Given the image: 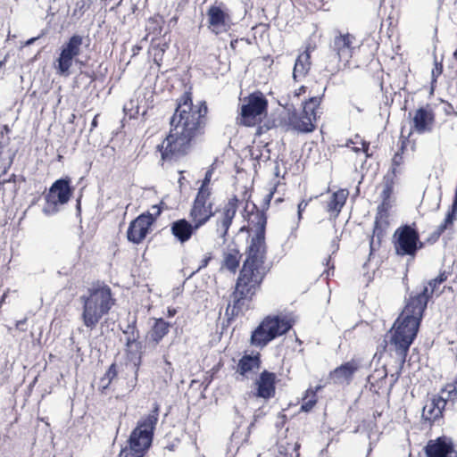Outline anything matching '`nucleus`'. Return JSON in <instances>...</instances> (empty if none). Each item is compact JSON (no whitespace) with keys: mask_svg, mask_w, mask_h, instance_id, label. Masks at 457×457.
<instances>
[{"mask_svg":"<svg viewBox=\"0 0 457 457\" xmlns=\"http://www.w3.org/2000/svg\"><path fill=\"white\" fill-rule=\"evenodd\" d=\"M151 210H152V212H144L143 214H148L150 217L153 218L154 222L156 220L157 217L160 216V214L162 213V208L159 204H154L151 207Z\"/></svg>","mask_w":457,"mask_h":457,"instance_id":"39","label":"nucleus"},{"mask_svg":"<svg viewBox=\"0 0 457 457\" xmlns=\"http://www.w3.org/2000/svg\"><path fill=\"white\" fill-rule=\"evenodd\" d=\"M354 37L349 33L336 36L330 48L334 51L339 61L348 62L352 57V44Z\"/></svg>","mask_w":457,"mask_h":457,"instance_id":"20","label":"nucleus"},{"mask_svg":"<svg viewBox=\"0 0 457 457\" xmlns=\"http://www.w3.org/2000/svg\"><path fill=\"white\" fill-rule=\"evenodd\" d=\"M237 203L236 195L231 197L223 208L221 218L217 220L216 232L222 238V244L226 242V236L237 213Z\"/></svg>","mask_w":457,"mask_h":457,"instance_id":"16","label":"nucleus"},{"mask_svg":"<svg viewBox=\"0 0 457 457\" xmlns=\"http://www.w3.org/2000/svg\"><path fill=\"white\" fill-rule=\"evenodd\" d=\"M177 310L175 308L169 307L167 310V316L172 318L176 315Z\"/></svg>","mask_w":457,"mask_h":457,"instance_id":"47","label":"nucleus"},{"mask_svg":"<svg viewBox=\"0 0 457 457\" xmlns=\"http://www.w3.org/2000/svg\"><path fill=\"white\" fill-rule=\"evenodd\" d=\"M240 262V253L238 250L233 249L225 254L224 257V266L235 273L237 269L239 266Z\"/></svg>","mask_w":457,"mask_h":457,"instance_id":"33","label":"nucleus"},{"mask_svg":"<svg viewBox=\"0 0 457 457\" xmlns=\"http://www.w3.org/2000/svg\"><path fill=\"white\" fill-rule=\"evenodd\" d=\"M356 110H357L359 112H361V110L359 107H356Z\"/></svg>","mask_w":457,"mask_h":457,"instance_id":"56","label":"nucleus"},{"mask_svg":"<svg viewBox=\"0 0 457 457\" xmlns=\"http://www.w3.org/2000/svg\"><path fill=\"white\" fill-rule=\"evenodd\" d=\"M364 152L367 153L369 149V145H363Z\"/></svg>","mask_w":457,"mask_h":457,"instance_id":"53","label":"nucleus"},{"mask_svg":"<svg viewBox=\"0 0 457 457\" xmlns=\"http://www.w3.org/2000/svg\"><path fill=\"white\" fill-rule=\"evenodd\" d=\"M198 228L195 222L192 224L187 219H179L170 224V232L180 244L187 242Z\"/></svg>","mask_w":457,"mask_h":457,"instance_id":"21","label":"nucleus"},{"mask_svg":"<svg viewBox=\"0 0 457 457\" xmlns=\"http://www.w3.org/2000/svg\"><path fill=\"white\" fill-rule=\"evenodd\" d=\"M268 101L262 92H254L249 95L246 103L241 106V123L250 126L256 117L267 112Z\"/></svg>","mask_w":457,"mask_h":457,"instance_id":"12","label":"nucleus"},{"mask_svg":"<svg viewBox=\"0 0 457 457\" xmlns=\"http://www.w3.org/2000/svg\"><path fill=\"white\" fill-rule=\"evenodd\" d=\"M446 404L445 400L441 396H433L424 405L422 418L429 422H435L442 417L443 410Z\"/></svg>","mask_w":457,"mask_h":457,"instance_id":"23","label":"nucleus"},{"mask_svg":"<svg viewBox=\"0 0 457 457\" xmlns=\"http://www.w3.org/2000/svg\"><path fill=\"white\" fill-rule=\"evenodd\" d=\"M249 222L255 227V235L252 237L247 247L246 258L244 262L264 265L267 253L265 243L267 216L264 212L258 209L255 204H253Z\"/></svg>","mask_w":457,"mask_h":457,"instance_id":"6","label":"nucleus"},{"mask_svg":"<svg viewBox=\"0 0 457 457\" xmlns=\"http://www.w3.org/2000/svg\"><path fill=\"white\" fill-rule=\"evenodd\" d=\"M428 302V288L424 287L415 295H411L401 316L394 324L390 345L401 359L402 365L406 361L410 346L417 337Z\"/></svg>","mask_w":457,"mask_h":457,"instance_id":"2","label":"nucleus"},{"mask_svg":"<svg viewBox=\"0 0 457 457\" xmlns=\"http://www.w3.org/2000/svg\"><path fill=\"white\" fill-rule=\"evenodd\" d=\"M26 321H27V319H23V320H18L16 321V324H15V327L17 329L21 330V331H26L27 330V328H26Z\"/></svg>","mask_w":457,"mask_h":457,"instance_id":"41","label":"nucleus"},{"mask_svg":"<svg viewBox=\"0 0 457 457\" xmlns=\"http://www.w3.org/2000/svg\"><path fill=\"white\" fill-rule=\"evenodd\" d=\"M395 253L399 256L414 257L424 247L414 225L405 224L395 231L392 238Z\"/></svg>","mask_w":457,"mask_h":457,"instance_id":"9","label":"nucleus"},{"mask_svg":"<svg viewBox=\"0 0 457 457\" xmlns=\"http://www.w3.org/2000/svg\"><path fill=\"white\" fill-rule=\"evenodd\" d=\"M82 44V36L74 34L62 46L55 66L60 76L68 77L70 75V69L72 66L73 60L79 54Z\"/></svg>","mask_w":457,"mask_h":457,"instance_id":"11","label":"nucleus"},{"mask_svg":"<svg viewBox=\"0 0 457 457\" xmlns=\"http://www.w3.org/2000/svg\"><path fill=\"white\" fill-rule=\"evenodd\" d=\"M154 220L148 214H140L133 220L127 231V238L134 244H140L149 233Z\"/></svg>","mask_w":457,"mask_h":457,"instance_id":"13","label":"nucleus"},{"mask_svg":"<svg viewBox=\"0 0 457 457\" xmlns=\"http://www.w3.org/2000/svg\"><path fill=\"white\" fill-rule=\"evenodd\" d=\"M435 123V113L428 107H420L413 117V128L418 134L431 132Z\"/></svg>","mask_w":457,"mask_h":457,"instance_id":"18","label":"nucleus"},{"mask_svg":"<svg viewBox=\"0 0 457 457\" xmlns=\"http://www.w3.org/2000/svg\"><path fill=\"white\" fill-rule=\"evenodd\" d=\"M305 89H306V87L304 86L300 87V88L298 89L297 95H301L302 93H304Z\"/></svg>","mask_w":457,"mask_h":457,"instance_id":"50","label":"nucleus"},{"mask_svg":"<svg viewBox=\"0 0 457 457\" xmlns=\"http://www.w3.org/2000/svg\"><path fill=\"white\" fill-rule=\"evenodd\" d=\"M269 268L249 262H244L233 293V304L227 307L226 312L237 316L242 312L245 300H250L262 283Z\"/></svg>","mask_w":457,"mask_h":457,"instance_id":"4","label":"nucleus"},{"mask_svg":"<svg viewBox=\"0 0 457 457\" xmlns=\"http://www.w3.org/2000/svg\"><path fill=\"white\" fill-rule=\"evenodd\" d=\"M399 361H401V359H399ZM403 365H402L400 363V367H399V370L396 371L395 374H392L391 377L394 378L393 379V382L391 384V386L398 380L399 377H400V374H401V370L403 368Z\"/></svg>","mask_w":457,"mask_h":457,"instance_id":"45","label":"nucleus"},{"mask_svg":"<svg viewBox=\"0 0 457 457\" xmlns=\"http://www.w3.org/2000/svg\"><path fill=\"white\" fill-rule=\"evenodd\" d=\"M97 116H98V115H96V116L94 117V119L92 120V121H91V129H90V130H91V131H92L95 128H96V127H97V123H98V122H97Z\"/></svg>","mask_w":457,"mask_h":457,"instance_id":"48","label":"nucleus"},{"mask_svg":"<svg viewBox=\"0 0 457 457\" xmlns=\"http://www.w3.org/2000/svg\"><path fill=\"white\" fill-rule=\"evenodd\" d=\"M71 179L69 177L56 179L49 188L46 195V205L43 212L46 215H53L58 212V204H65L71 199L74 188L71 185Z\"/></svg>","mask_w":457,"mask_h":457,"instance_id":"10","label":"nucleus"},{"mask_svg":"<svg viewBox=\"0 0 457 457\" xmlns=\"http://www.w3.org/2000/svg\"><path fill=\"white\" fill-rule=\"evenodd\" d=\"M4 61H0V68L4 65Z\"/></svg>","mask_w":457,"mask_h":457,"instance_id":"55","label":"nucleus"},{"mask_svg":"<svg viewBox=\"0 0 457 457\" xmlns=\"http://www.w3.org/2000/svg\"><path fill=\"white\" fill-rule=\"evenodd\" d=\"M213 170H214L213 166H211L207 170V171L205 172L204 178V179L202 181L201 187H208V186H209V184L211 182V179H212V176Z\"/></svg>","mask_w":457,"mask_h":457,"instance_id":"40","label":"nucleus"},{"mask_svg":"<svg viewBox=\"0 0 457 457\" xmlns=\"http://www.w3.org/2000/svg\"><path fill=\"white\" fill-rule=\"evenodd\" d=\"M79 302L81 305V321L87 329L93 330L103 317L110 312L116 300L108 285L97 282L87 288L79 297Z\"/></svg>","mask_w":457,"mask_h":457,"instance_id":"3","label":"nucleus"},{"mask_svg":"<svg viewBox=\"0 0 457 457\" xmlns=\"http://www.w3.org/2000/svg\"><path fill=\"white\" fill-rule=\"evenodd\" d=\"M358 368V364L354 361H350L332 370L329 377L337 384L350 381Z\"/></svg>","mask_w":457,"mask_h":457,"instance_id":"24","label":"nucleus"},{"mask_svg":"<svg viewBox=\"0 0 457 457\" xmlns=\"http://www.w3.org/2000/svg\"><path fill=\"white\" fill-rule=\"evenodd\" d=\"M323 95L320 96H312L308 100H306L303 104V108L302 113L312 117L313 120H316V109L320 106L321 103Z\"/></svg>","mask_w":457,"mask_h":457,"instance_id":"31","label":"nucleus"},{"mask_svg":"<svg viewBox=\"0 0 457 457\" xmlns=\"http://www.w3.org/2000/svg\"><path fill=\"white\" fill-rule=\"evenodd\" d=\"M322 388V386L319 385L314 389L312 387L308 388L303 398V403L301 406L303 411H310L317 403V392Z\"/></svg>","mask_w":457,"mask_h":457,"instance_id":"30","label":"nucleus"},{"mask_svg":"<svg viewBox=\"0 0 457 457\" xmlns=\"http://www.w3.org/2000/svg\"><path fill=\"white\" fill-rule=\"evenodd\" d=\"M212 257L211 256H206L204 257L202 261H201V264L200 266L198 267L197 269V271L200 270L201 269H204L205 267H207V265L209 264L210 261H211Z\"/></svg>","mask_w":457,"mask_h":457,"instance_id":"44","label":"nucleus"},{"mask_svg":"<svg viewBox=\"0 0 457 457\" xmlns=\"http://www.w3.org/2000/svg\"><path fill=\"white\" fill-rule=\"evenodd\" d=\"M159 410V404L154 403L151 412L138 420L137 427L132 430L129 437V446L121 449L120 457L145 456L153 443Z\"/></svg>","mask_w":457,"mask_h":457,"instance_id":"5","label":"nucleus"},{"mask_svg":"<svg viewBox=\"0 0 457 457\" xmlns=\"http://www.w3.org/2000/svg\"><path fill=\"white\" fill-rule=\"evenodd\" d=\"M206 113L205 102L194 106L190 93L185 92L180 96L170 119V132L158 146L163 160H171L188 152L191 141L203 132Z\"/></svg>","mask_w":457,"mask_h":457,"instance_id":"1","label":"nucleus"},{"mask_svg":"<svg viewBox=\"0 0 457 457\" xmlns=\"http://www.w3.org/2000/svg\"><path fill=\"white\" fill-rule=\"evenodd\" d=\"M306 206H307V203L304 201H302L300 204H298V205H297L298 219L302 218V212L306 208Z\"/></svg>","mask_w":457,"mask_h":457,"instance_id":"43","label":"nucleus"},{"mask_svg":"<svg viewBox=\"0 0 457 457\" xmlns=\"http://www.w3.org/2000/svg\"><path fill=\"white\" fill-rule=\"evenodd\" d=\"M457 216V200L453 201L451 209L447 212L444 222L438 226L437 229L434 232V236L438 238L440 235L453 223Z\"/></svg>","mask_w":457,"mask_h":457,"instance_id":"29","label":"nucleus"},{"mask_svg":"<svg viewBox=\"0 0 457 457\" xmlns=\"http://www.w3.org/2000/svg\"><path fill=\"white\" fill-rule=\"evenodd\" d=\"M447 277L448 276L446 271H441L436 278L431 279L428 282V286L423 287V288H428V299L432 296L434 291L436 289V287L445 282L447 279Z\"/></svg>","mask_w":457,"mask_h":457,"instance_id":"34","label":"nucleus"},{"mask_svg":"<svg viewBox=\"0 0 457 457\" xmlns=\"http://www.w3.org/2000/svg\"><path fill=\"white\" fill-rule=\"evenodd\" d=\"M34 40H35L34 38L29 39L28 44L33 43Z\"/></svg>","mask_w":457,"mask_h":457,"instance_id":"54","label":"nucleus"},{"mask_svg":"<svg viewBox=\"0 0 457 457\" xmlns=\"http://www.w3.org/2000/svg\"><path fill=\"white\" fill-rule=\"evenodd\" d=\"M453 393H454L455 395L457 394V390H456V387H455V386H453V390H450V391H449V394H450V395H451V394H453Z\"/></svg>","mask_w":457,"mask_h":457,"instance_id":"52","label":"nucleus"},{"mask_svg":"<svg viewBox=\"0 0 457 457\" xmlns=\"http://www.w3.org/2000/svg\"><path fill=\"white\" fill-rule=\"evenodd\" d=\"M77 211L79 213L80 212V199L77 200V205H76Z\"/></svg>","mask_w":457,"mask_h":457,"instance_id":"51","label":"nucleus"},{"mask_svg":"<svg viewBox=\"0 0 457 457\" xmlns=\"http://www.w3.org/2000/svg\"><path fill=\"white\" fill-rule=\"evenodd\" d=\"M292 327L291 319L282 315H269L252 332L251 345L262 348L275 338L287 333Z\"/></svg>","mask_w":457,"mask_h":457,"instance_id":"7","label":"nucleus"},{"mask_svg":"<svg viewBox=\"0 0 457 457\" xmlns=\"http://www.w3.org/2000/svg\"><path fill=\"white\" fill-rule=\"evenodd\" d=\"M87 9L88 5L87 4L85 0L78 1L73 11V16L78 15V18H80Z\"/></svg>","mask_w":457,"mask_h":457,"instance_id":"38","label":"nucleus"},{"mask_svg":"<svg viewBox=\"0 0 457 457\" xmlns=\"http://www.w3.org/2000/svg\"><path fill=\"white\" fill-rule=\"evenodd\" d=\"M122 332L127 336L126 337V347L131 348L133 343L139 339V331L137 328V320H134L131 323H128L127 327L122 329Z\"/></svg>","mask_w":457,"mask_h":457,"instance_id":"32","label":"nucleus"},{"mask_svg":"<svg viewBox=\"0 0 457 457\" xmlns=\"http://www.w3.org/2000/svg\"><path fill=\"white\" fill-rule=\"evenodd\" d=\"M210 195H211V189L209 187H200L198 188L196 196L194 201L197 202V203L208 204L209 203H207V202L210 198Z\"/></svg>","mask_w":457,"mask_h":457,"instance_id":"36","label":"nucleus"},{"mask_svg":"<svg viewBox=\"0 0 457 457\" xmlns=\"http://www.w3.org/2000/svg\"><path fill=\"white\" fill-rule=\"evenodd\" d=\"M277 375L267 370H262L254 382V395L258 398L269 400L275 396Z\"/></svg>","mask_w":457,"mask_h":457,"instance_id":"15","label":"nucleus"},{"mask_svg":"<svg viewBox=\"0 0 457 457\" xmlns=\"http://www.w3.org/2000/svg\"><path fill=\"white\" fill-rule=\"evenodd\" d=\"M442 70H443L442 65H439V66H438V65L436 64V71H433V75L435 76L436 72L437 74H440V73L442 72Z\"/></svg>","mask_w":457,"mask_h":457,"instance_id":"49","label":"nucleus"},{"mask_svg":"<svg viewBox=\"0 0 457 457\" xmlns=\"http://www.w3.org/2000/svg\"><path fill=\"white\" fill-rule=\"evenodd\" d=\"M310 55L307 53L300 54L295 62L293 78L296 80L298 78L304 77L310 70Z\"/></svg>","mask_w":457,"mask_h":457,"instance_id":"27","label":"nucleus"},{"mask_svg":"<svg viewBox=\"0 0 457 457\" xmlns=\"http://www.w3.org/2000/svg\"><path fill=\"white\" fill-rule=\"evenodd\" d=\"M172 324L163 318L154 319V324L149 331L150 342L157 345L166 337Z\"/></svg>","mask_w":457,"mask_h":457,"instance_id":"25","label":"nucleus"},{"mask_svg":"<svg viewBox=\"0 0 457 457\" xmlns=\"http://www.w3.org/2000/svg\"><path fill=\"white\" fill-rule=\"evenodd\" d=\"M135 348V353H138V356L137 357V360L134 361V364L135 366L138 367L141 363V360H142V348H143V344L142 342H140L138 339H137V341L135 343H133V346L130 348ZM129 353L130 354H134V351L133 350H129Z\"/></svg>","mask_w":457,"mask_h":457,"instance_id":"37","label":"nucleus"},{"mask_svg":"<svg viewBox=\"0 0 457 457\" xmlns=\"http://www.w3.org/2000/svg\"><path fill=\"white\" fill-rule=\"evenodd\" d=\"M314 121L312 117L310 118L303 113L300 115L293 113L289 117V123L292 129L302 133L312 132L315 129Z\"/></svg>","mask_w":457,"mask_h":457,"instance_id":"26","label":"nucleus"},{"mask_svg":"<svg viewBox=\"0 0 457 457\" xmlns=\"http://www.w3.org/2000/svg\"><path fill=\"white\" fill-rule=\"evenodd\" d=\"M427 457H457V452L451 437L442 436L430 440L425 447Z\"/></svg>","mask_w":457,"mask_h":457,"instance_id":"14","label":"nucleus"},{"mask_svg":"<svg viewBox=\"0 0 457 457\" xmlns=\"http://www.w3.org/2000/svg\"><path fill=\"white\" fill-rule=\"evenodd\" d=\"M214 214L215 212L212 211V203L205 204L194 201L190 210L189 217L193 222L195 223L196 228H201L207 221H209V220L213 217Z\"/></svg>","mask_w":457,"mask_h":457,"instance_id":"22","label":"nucleus"},{"mask_svg":"<svg viewBox=\"0 0 457 457\" xmlns=\"http://www.w3.org/2000/svg\"><path fill=\"white\" fill-rule=\"evenodd\" d=\"M272 196H273V193L272 192H270V194L265 195L264 204H265L266 207H269Z\"/></svg>","mask_w":457,"mask_h":457,"instance_id":"46","label":"nucleus"},{"mask_svg":"<svg viewBox=\"0 0 457 457\" xmlns=\"http://www.w3.org/2000/svg\"><path fill=\"white\" fill-rule=\"evenodd\" d=\"M394 176L395 168L392 173H387L384 176L383 190L381 192V204L378 206V212L374 222L373 236L370 239V254L376 250V247L380 245V240L384 234V227L388 225V209L390 208V197L394 190Z\"/></svg>","mask_w":457,"mask_h":457,"instance_id":"8","label":"nucleus"},{"mask_svg":"<svg viewBox=\"0 0 457 457\" xmlns=\"http://www.w3.org/2000/svg\"><path fill=\"white\" fill-rule=\"evenodd\" d=\"M347 195L348 191L345 189H340L335 192L332 195L330 201L328 202V210L329 212H335L336 215H337L345 205Z\"/></svg>","mask_w":457,"mask_h":457,"instance_id":"28","label":"nucleus"},{"mask_svg":"<svg viewBox=\"0 0 457 457\" xmlns=\"http://www.w3.org/2000/svg\"><path fill=\"white\" fill-rule=\"evenodd\" d=\"M262 361L260 353L254 355L245 354L243 355L237 365L236 372L242 377V378H237V380L243 378H249L250 374L257 373L261 368Z\"/></svg>","mask_w":457,"mask_h":457,"instance_id":"19","label":"nucleus"},{"mask_svg":"<svg viewBox=\"0 0 457 457\" xmlns=\"http://www.w3.org/2000/svg\"><path fill=\"white\" fill-rule=\"evenodd\" d=\"M207 16L212 31L215 34L225 32L229 29V15L220 5H211Z\"/></svg>","mask_w":457,"mask_h":457,"instance_id":"17","label":"nucleus"},{"mask_svg":"<svg viewBox=\"0 0 457 457\" xmlns=\"http://www.w3.org/2000/svg\"><path fill=\"white\" fill-rule=\"evenodd\" d=\"M401 161H402V155L399 154V153H396L392 160V165H393V168L392 170L395 168V166H398L400 165L401 163Z\"/></svg>","mask_w":457,"mask_h":457,"instance_id":"42","label":"nucleus"},{"mask_svg":"<svg viewBox=\"0 0 457 457\" xmlns=\"http://www.w3.org/2000/svg\"><path fill=\"white\" fill-rule=\"evenodd\" d=\"M117 376V366L115 363H112L108 368L107 371L105 372L104 376L101 379L102 387L103 389H105L109 386L111 382L114 378Z\"/></svg>","mask_w":457,"mask_h":457,"instance_id":"35","label":"nucleus"}]
</instances>
